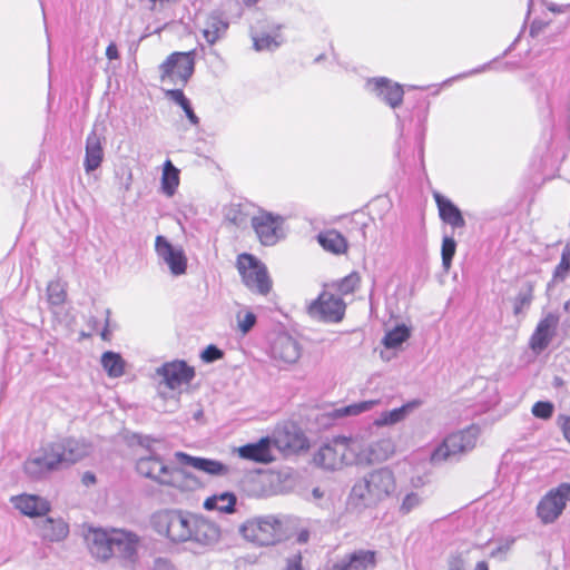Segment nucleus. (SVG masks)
<instances>
[{"label":"nucleus","instance_id":"3c124183","mask_svg":"<svg viewBox=\"0 0 570 570\" xmlns=\"http://www.w3.org/2000/svg\"><path fill=\"white\" fill-rule=\"evenodd\" d=\"M283 570H305L303 566V556L301 552L288 556L285 559V567Z\"/></svg>","mask_w":570,"mask_h":570},{"label":"nucleus","instance_id":"ea45409f","mask_svg":"<svg viewBox=\"0 0 570 570\" xmlns=\"http://www.w3.org/2000/svg\"><path fill=\"white\" fill-rule=\"evenodd\" d=\"M361 283V276L357 272L353 271L345 277L335 283V288L341 295L353 294Z\"/></svg>","mask_w":570,"mask_h":570},{"label":"nucleus","instance_id":"5701e85b","mask_svg":"<svg viewBox=\"0 0 570 570\" xmlns=\"http://www.w3.org/2000/svg\"><path fill=\"white\" fill-rule=\"evenodd\" d=\"M434 200L438 207L440 219L452 227V229L464 228L466 222L460 207L449 197L434 193Z\"/></svg>","mask_w":570,"mask_h":570},{"label":"nucleus","instance_id":"1a4fd4ad","mask_svg":"<svg viewBox=\"0 0 570 570\" xmlns=\"http://www.w3.org/2000/svg\"><path fill=\"white\" fill-rule=\"evenodd\" d=\"M195 52H173L159 66L160 80L163 83L185 86L191 77L195 68Z\"/></svg>","mask_w":570,"mask_h":570},{"label":"nucleus","instance_id":"e433bc0d","mask_svg":"<svg viewBox=\"0 0 570 570\" xmlns=\"http://www.w3.org/2000/svg\"><path fill=\"white\" fill-rule=\"evenodd\" d=\"M158 463H161V454H145L137 459L135 468L138 474L155 482Z\"/></svg>","mask_w":570,"mask_h":570},{"label":"nucleus","instance_id":"2eb2a0df","mask_svg":"<svg viewBox=\"0 0 570 570\" xmlns=\"http://www.w3.org/2000/svg\"><path fill=\"white\" fill-rule=\"evenodd\" d=\"M156 374L161 377V383L166 387L174 391L190 384L196 376V370L185 360H174L157 367Z\"/></svg>","mask_w":570,"mask_h":570},{"label":"nucleus","instance_id":"7c9ffc66","mask_svg":"<svg viewBox=\"0 0 570 570\" xmlns=\"http://www.w3.org/2000/svg\"><path fill=\"white\" fill-rule=\"evenodd\" d=\"M412 328L404 323L396 324L385 332L382 344L386 350H397L411 337Z\"/></svg>","mask_w":570,"mask_h":570},{"label":"nucleus","instance_id":"37998d69","mask_svg":"<svg viewBox=\"0 0 570 570\" xmlns=\"http://www.w3.org/2000/svg\"><path fill=\"white\" fill-rule=\"evenodd\" d=\"M48 302L52 306H60L65 303L67 293L60 282H50L47 287Z\"/></svg>","mask_w":570,"mask_h":570},{"label":"nucleus","instance_id":"2f4dec72","mask_svg":"<svg viewBox=\"0 0 570 570\" xmlns=\"http://www.w3.org/2000/svg\"><path fill=\"white\" fill-rule=\"evenodd\" d=\"M69 534V525L63 519L47 517L42 524L43 539L50 542H60Z\"/></svg>","mask_w":570,"mask_h":570},{"label":"nucleus","instance_id":"a878e982","mask_svg":"<svg viewBox=\"0 0 570 570\" xmlns=\"http://www.w3.org/2000/svg\"><path fill=\"white\" fill-rule=\"evenodd\" d=\"M16 507L23 515L29 518L45 517L50 511L49 502L37 494L19 495Z\"/></svg>","mask_w":570,"mask_h":570},{"label":"nucleus","instance_id":"e2e57ef3","mask_svg":"<svg viewBox=\"0 0 570 570\" xmlns=\"http://www.w3.org/2000/svg\"><path fill=\"white\" fill-rule=\"evenodd\" d=\"M106 56L109 60L117 59L119 57L118 49L115 43H110L106 49Z\"/></svg>","mask_w":570,"mask_h":570},{"label":"nucleus","instance_id":"473e14b6","mask_svg":"<svg viewBox=\"0 0 570 570\" xmlns=\"http://www.w3.org/2000/svg\"><path fill=\"white\" fill-rule=\"evenodd\" d=\"M179 169L174 166L170 159L164 163L163 175L160 178V189L168 197L174 196L179 186Z\"/></svg>","mask_w":570,"mask_h":570},{"label":"nucleus","instance_id":"20e7f679","mask_svg":"<svg viewBox=\"0 0 570 570\" xmlns=\"http://www.w3.org/2000/svg\"><path fill=\"white\" fill-rule=\"evenodd\" d=\"M306 438L302 432L289 431L288 426H285L283 432H279L276 436H263L256 442H249L240 445L236 449L238 458L259 464H269L275 460L273 450L288 449L296 450L305 446Z\"/></svg>","mask_w":570,"mask_h":570},{"label":"nucleus","instance_id":"b1692460","mask_svg":"<svg viewBox=\"0 0 570 570\" xmlns=\"http://www.w3.org/2000/svg\"><path fill=\"white\" fill-rule=\"evenodd\" d=\"M367 86L390 107H397L403 99V87L392 80L381 77L367 81Z\"/></svg>","mask_w":570,"mask_h":570},{"label":"nucleus","instance_id":"a211bd4d","mask_svg":"<svg viewBox=\"0 0 570 570\" xmlns=\"http://www.w3.org/2000/svg\"><path fill=\"white\" fill-rule=\"evenodd\" d=\"M347 449V439L337 436L333 444H323L314 455V462L325 470H337L346 464L344 452Z\"/></svg>","mask_w":570,"mask_h":570},{"label":"nucleus","instance_id":"bb28decb","mask_svg":"<svg viewBox=\"0 0 570 570\" xmlns=\"http://www.w3.org/2000/svg\"><path fill=\"white\" fill-rule=\"evenodd\" d=\"M421 405L422 401L420 399H413L411 401H407L406 403L399 407L382 412L380 416L374 420V425H394L405 420L415 409L420 407Z\"/></svg>","mask_w":570,"mask_h":570},{"label":"nucleus","instance_id":"ddd939ff","mask_svg":"<svg viewBox=\"0 0 570 570\" xmlns=\"http://www.w3.org/2000/svg\"><path fill=\"white\" fill-rule=\"evenodd\" d=\"M155 482L159 485L174 487L181 491H195L203 487L202 481L190 471L181 466L166 464L161 455Z\"/></svg>","mask_w":570,"mask_h":570},{"label":"nucleus","instance_id":"c03bdc74","mask_svg":"<svg viewBox=\"0 0 570 570\" xmlns=\"http://www.w3.org/2000/svg\"><path fill=\"white\" fill-rule=\"evenodd\" d=\"M533 416L540 420H549L554 413V404L551 401H537L531 409Z\"/></svg>","mask_w":570,"mask_h":570},{"label":"nucleus","instance_id":"0e129e2a","mask_svg":"<svg viewBox=\"0 0 570 570\" xmlns=\"http://www.w3.org/2000/svg\"><path fill=\"white\" fill-rule=\"evenodd\" d=\"M312 500L317 502L324 498V491L321 488L316 487L312 490Z\"/></svg>","mask_w":570,"mask_h":570},{"label":"nucleus","instance_id":"603ef678","mask_svg":"<svg viewBox=\"0 0 570 570\" xmlns=\"http://www.w3.org/2000/svg\"><path fill=\"white\" fill-rule=\"evenodd\" d=\"M368 220H371L370 217L365 218L363 213L355 212L354 218L352 220V224L355 225L357 230L361 233L363 240H366V233L365 229L368 226Z\"/></svg>","mask_w":570,"mask_h":570},{"label":"nucleus","instance_id":"4d7b16f0","mask_svg":"<svg viewBox=\"0 0 570 570\" xmlns=\"http://www.w3.org/2000/svg\"><path fill=\"white\" fill-rule=\"evenodd\" d=\"M558 423L562 431L563 438L570 443V416L559 415Z\"/></svg>","mask_w":570,"mask_h":570},{"label":"nucleus","instance_id":"4be33fe9","mask_svg":"<svg viewBox=\"0 0 570 570\" xmlns=\"http://www.w3.org/2000/svg\"><path fill=\"white\" fill-rule=\"evenodd\" d=\"M139 537L129 530L112 528V554L115 551L124 560L136 561L138 558Z\"/></svg>","mask_w":570,"mask_h":570},{"label":"nucleus","instance_id":"864d4df0","mask_svg":"<svg viewBox=\"0 0 570 570\" xmlns=\"http://www.w3.org/2000/svg\"><path fill=\"white\" fill-rule=\"evenodd\" d=\"M161 441H163V439H160V438H155L150 434H147L146 440H142V442L139 446L146 451V454L158 453L156 451V449L154 448V443L161 442Z\"/></svg>","mask_w":570,"mask_h":570},{"label":"nucleus","instance_id":"69168bd1","mask_svg":"<svg viewBox=\"0 0 570 570\" xmlns=\"http://www.w3.org/2000/svg\"><path fill=\"white\" fill-rule=\"evenodd\" d=\"M308 539H309V532H308V530L304 529L298 532L296 541L298 543H306L308 541Z\"/></svg>","mask_w":570,"mask_h":570},{"label":"nucleus","instance_id":"9d476101","mask_svg":"<svg viewBox=\"0 0 570 570\" xmlns=\"http://www.w3.org/2000/svg\"><path fill=\"white\" fill-rule=\"evenodd\" d=\"M285 220L279 214L262 209L258 215L252 217L250 223L261 244L271 247L285 239Z\"/></svg>","mask_w":570,"mask_h":570},{"label":"nucleus","instance_id":"c85d7f7f","mask_svg":"<svg viewBox=\"0 0 570 570\" xmlns=\"http://www.w3.org/2000/svg\"><path fill=\"white\" fill-rule=\"evenodd\" d=\"M316 238L321 247L332 254L341 255L347 250L348 244L346 238L335 229L321 232Z\"/></svg>","mask_w":570,"mask_h":570},{"label":"nucleus","instance_id":"774afa93","mask_svg":"<svg viewBox=\"0 0 570 570\" xmlns=\"http://www.w3.org/2000/svg\"><path fill=\"white\" fill-rule=\"evenodd\" d=\"M475 570H489L488 562L484 560L479 561L475 566Z\"/></svg>","mask_w":570,"mask_h":570},{"label":"nucleus","instance_id":"f03ea898","mask_svg":"<svg viewBox=\"0 0 570 570\" xmlns=\"http://www.w3.org/2000/svg\"><path fill=\"white\" fill-rule=\"evenodd\" d=\"M91 451L92 444L85 438H59L42 445L40 455L28 458L23 463V472L30 480L40 481L52 472L83 460Z\"/></svg>","mask_w":570,"mask_h":570},{"label":"nucleus","instance_id":"a19ab883","mask_svg":"<svg viewBox=\"0 0 570 570\" xmlns=\"http://www.w3.org/2000/svg\"><path fill=\"white\" fill-rule=\"evenodd\" d=\"M377 401H360L336 410L338 416H353L372 410Z\"/></svg>","mask_w":570,"mask_h":570},{"label":"nucleus","instance_id":"7ed1b4c3","mask_svg":"<svg viewBox=\"0 0 570 570\" xmlns=\"http://www.w3.org/2000/svg\"><path fill=\"white\" fill-rule=\"evenodd\" d=\"M396 490V480L392 469L384 466L366 472L353 484L347 502L362 511L377 507Z\"/></svg>","mask_w":570,"mask_h":570},{"label":"nucleus","instance_id":"79ce46f5","mask_svg":"<svg viewBox=\"0 0 570 570\" xmlns=\"http://www.w3.org/2000/svg\"><path fill=\"white\" fill-rule=\"evenodd\" d=\"M424 501V498L417 492L410 491L405 493L399 508V512L402 515L411 513L413 510L419 508Z\"/></svg>","mask_w":570,"mask_h":570},{"label":"nucleus","instance_id":"c756f323","mask_svg":"<svg viewBox=\"0 0 570 570\" xmlns=\"http://www.w3.org/2000/svg\"><path fill=\"white\" fill-rule=\"evenodd\" d=\"M237 503V497L232 491H225L220 494H214L204 501V508L207 511L217 510L222 513H233Z\"/></svg>","mask_w":570,"mask_h":570},{"label":"nucleus","instance_id":"f704fd0d","mask_svg":"<svg viewBox=\"0 0 570 570\" xmlns=\"http://www.w3.org/2000/svg\"><path fill=\"white\" fill-rule=\"evenodd\" d=\"M570 276V242L566 244L561 252L559 264L552 272V277L547 284V291L549 292L554 285L566 282Z\"/></svg>","mask_w":570,"mask_h":570},{"label":"nucleus","instance_id":"4468645a","mask_svg":"<svg viewBox=\"0 0 570 570\" xmlns=\"http://www.w3.org/2000/svg\"><path fill=\"white\" fill-rule=\"evenodd\" d=\"M268 354L276 362L295 364L302 355V346L289 333L274 332L268 338Z\"/></svg>","mask_w":570,"mask_h":570},{"label":"nucleus","instance_id":"8fccbe9b","mask_svg":"<svg viewBox=\"0 0 570 570\" xmlns=\"http://www.w3.org/2000/svg\"><path fill=\"white\" fill-rule=\"evenodd\" d=\"M465 559L462 552H451L448 558L449 570H464Z\"/></svg>","mask_w":570,"mask_h":570},{"label":"nucleus","instance_id":"412c9836","mask_svg":"<svg viewBox=\"0 0 570 570\" xmlns=\"http://www.w3.org/2000/svg\"><path fill=\"white\" fill-rule=\"evenodd\" d=\"M112 528L110 530L102 528H89L86 541L90 553L97 560L108 561L112 558Z\"/></svg>","mask_w":570,"mask_h":570},{"label":"nucleus","instance_id":"bf43d9fd","mask_svg":"<svg viewBox=\"0 0 570 570\" xmlns=\"http://www.w3.org/2000/svg\"><path fill=\"white\" fill-rule=\"evenodd\" d=\"M546 7L553 13H564L570 9V4H557L553 2H548Z\"/></svg>","mask_w":570,"mask_h":570},{"label":"nucleus","instance_id":"393cba45","mask_svg":"<svg viewBox=\"0 0 570 570\" xmlns=\"http://www.w3.org/2000/svg\"><path fill=\"white\" fill-rule=\"evenodd\" d=\"M104 160V148L100 137L92 130L86 139L83 168L87 174L97 170Z\"/></svg>","mask_w":570,"mask_h":570},{"label":"nucleus","instance_id":"39448f33","mask_svg":"<svg viewBox=\"0 0 570 570\" xmlns=\"http://www.w3.org/2000/svg\"><path fill=\"white\" fill-rule=\"evenodd\" d=\"M480 429L471 424L464 430L450 433L431 453V462L459 461L461 455L475 448Z\"/></svg>","mask_w":570,"mask_h":570},{"label":"nucleus","instance_id":"aec40b11","mask_svg":"<svg viewBox=\"0 0 570 570\" xmlns=\"http://www.w3.org/2000/svg\"><path fill=\"white\" fill-rule=\"evenodd\" d=\"M175 458L180 465L193 468L208 475L224 476L229 472L228 465L216 459L195 456L183 451L175 452Z\"/></svg>","mask_w":570,"mask_h":570},{"label":"nucleus","instance_id":"dca6fc26","mask_svg":"<svg viewBox=\"0 0 570 570\" xmlns=\"http://www.w3.org/2000/svg\"><path fill=\"white\" fill-rule=\"evenodd\" d=\"M155 250L159 258L168 266L173 276L186 274L188 259L180 246H175L164 235L156 236Z\"/></svg>","mask_w":570,"mask_h":570},{"label":"nucleus","instance_id":"c9c22d12","mask_svg":"<svg viewBox=\"0 0 570 570\" xmlns=\"http://www.w3.org/2000/svg\"><path fill=\"white\" fill-rule=\"evenodd\" d=\"M228 28V23L219 16L212 14L207 18L203 29V36L209 45H214L220 39Z\"/></svg>","mask_w":570,"mask_h":570},{"label":"nucleus","instance_id":"423d86ee","mask_svg":"<svg viewBox=\"0 0 570 570\" xmlns=\"http://www.w3.org/2000/svg\"><path fill=\"white\" fill-rule=\"evenodd\" d=\"M242 537L259 547L274 546L284 538L283 523L274 515L257 517L239 527Z\"/></svg>","mask_w":570,"mask_h":570},{"label":"nucleus","instance_id":"09e8293b","mask_svg":"<svg viewBox=\"0 0 570 570\" xmlns=\"http://www.w3.org/2000/svg\"><path fill=\"white\" fill-rule=\"evenodd\" d=\"M164 94L169 104H175L179 107H190L181 89H168Z\"/></svg>","mask_w":570,"mask_h":570},{"label":"nucleus","instance_id":"a18cd8bd","mask_svg":"<svg viewBox=\"0 0 570 570\" xmlns=\"http://www.w3.org/2000/svg\"><path fill=\"white\" fill-rule=\"evenodd\" d=\"M200 360L205 364H212L225 356V352L215 344H209L200 352Z\"/></svg>","mask_w":570,"mask_h":570},{"label":"nucleus","instance_id":"de8ad7c7","mask_svg":"<svg viewBox=\"0 0 570 570\" xmlns=\"http://www.w3.org/2000/svg\"><path fill=\"white\" fill-rule=\"evenodd\" d=\"M237 320L238 328L243 334L249 333L257 323L256 314L250 311L246 312L243 317L238 314Z\"/></svg>","mask_w":570,"mask_h":570},{"label":"nucleus","instance_id":"9b49d317","mask_svg":"<svg viewBox=\"0 0 570 570\" xmlns=\"http://www.w3.org/2000/svg\"><path fill=\"white\" fill-rule=\"evenodd\" d=\"M570 501V483L562 482L550 489L537 505V517L543 524L556 522Z\"/></svg>","mask_w":570,"mask_h":570},{"label":"nucleus","instance_id":"5fc2aeb1","mask_svg":"<svg viewBox=\"0 0 570 570\" xmlns=\"http://www.w3.org/2000/svg\"><path fill=\"white\" fill-rule=\"evenodd\" d=\"M153 570H177L175 564L167 558L158 557L154 560Z\"/></svg>","mask_w":570,"mask_h":570},{"label":"nucleus","instance_id":"0eeeda50","mask_svg":"<svg viewBox=\"0 0 570 570\" xmlns=\"http://www.w3.org/2000/svg\"><path fill=\"white\" fill-rule=\"evenodd\" d=\"M236 267L244 285L259 295H267L272 289V278L266 265L250 253L237 256Z\"/></svg>","mask_w":570,"mask_h":570},{"label":"nucleus","instance_id":"cd10ccee","mask_svg":"<svg viewBox=\"0 0 570 570\" xmlns=\"http://www.w3.org/2000/svg\"><path fill=\"white\" fill-rule=\"evenodd\" d=\"M551 124V135L554 138H567L570 130V109H546Z\"/></svg>","mask_w":570,"mask_h":570},{"label":"nucleus","instance_id":"13d9d810","mask_svg":"<svg viewBox=\"0 0 570 570\" xmlns=\"http://www.w3.org/2000/svg\"><path fill=\"white\" fill-rule=\"evenodd\" d=\"M184 111V117L187 118L190 125L198 126L199 125V117L196 115L195 109H181ZM183 119V115H179Z\"/></svg>","mask_w":570,"mask_h":570},{"label":"nucleus","instance_id":"49530a36","mask_svg":"<svg viewBox=\"0 0 570 570\" xmlns=\"http://www.w3.org/2000/svg\"><path fill=\"white\" fill-rule=\"evenodd\" d=\"M254 48L257 51L261 50H273L279 46V43L276 41V39L269 35H263V36H252Z\"/></svg>","mask_w":570,"mask_h":570},{"label":"nucleus","instance_id":"72a5a7b5","mask_svg":"<svg viewBox=\"0 0 570 570\" xmlns=\"http://www.w3.org/2000/svg\"><path fill=\"white\" fill-rule=\"evenodd\" d=\"M100 362L109 377H120L125 374L126 361L120 353L106 351L102 353Z\"/></svg>","mask_w":570,"mask_h":570},{"label":"nucleus","instance_id":"6e6552de","mask_svg":"<svg viewBox=\"0 0 570 570\" xmlns=\"http://www.w3.org/2000/svg\"><path fill=\"white\" fill-rule=\"evenodd\" d=\"M396 117V126L400 136L414 135L417 156L422 167H424V139L425 122L429 109H393Z\"/></svg>","mask_w":570,"mask_h":570},{"label":"nucleus","instance_id":"f257e3e1","mask_svg":"<svg viewBox=\"0 0 570 570\" xmlns=\"http://www.w3.org/2000/svg\"><path fill=\"white\" fill-rule=\"evenodd\" d=\"M153 530L171 543L193 542L213 547L220 539V528L203 515L180 509H163L150 517Z\"/></svg>","mask_w":570,"mask_h":570},{"label":"nucleus","instance_id":"f3484780","mask_svg":"<svg viewBox=\"0 0 570 570\" xmlns=\"http://www.w3.org/2000/svg\"><path fill=\"white\" fill-rule=\"evenodd\" d=\"M560 315L557 312H549L537 324L529 340V347L535 354L544 352L556 335Z\"/></svg>","mask_w":570,"mask_h":570},{"label":"nucleus","instance_id":"4c0bfd02","mask_svg":"<svg viewBox=\"0 0 570 570\" xmlns=\"http://www.w3.org/2000/svg\"><path fill=\"white\" fill-rule=\"evenodd\" d=\"M534 285L532 282L527 281L518 292L513 299V314L519 316L524 314L530 308L533 301Z\"/></svg>","mask_w":570,"mask_h":570},{"label":"nucleus","instance_id":"58836bf2","mask_svg":"<svg viewBox=\"0 0 570 570\" xmlns=\"http://www.w3.org/2000/svg\"><path fill=\"white\" fill-rule=\"evenodd\" d=\"M458 248V243L453 235L444 234L442 237L441 244V259H442V268L445 273H448L453 263V258L455 256Z\"/></svg>","mask_w":570,"mask_h":570},{"label":"nucleus","instance_id":"6ab92c4d","mask_svg":"<svg viewBox=\"0 0 570 570\" xmlns=\"http://www.w3.org/2000/svg\"><path fill=\"white\" fill-rule=\"evenodd\" d=\"M377 566V551L356 549L338 558L328 570H374Z\"/></svg>","mask_w":570,"mask_h":570},{"label":"nucleus","instance_id":"680f3d73","mask_svg":"<svg viewBox=\"0 0 570 570\" xmlns=\"http://www.w3.org/2000/svg\"><path fill=\"white\" fill-rule=\"evenodd\" d=\"M410 483H411L412 488L419 489V488L425 485L426 478L424 475L412 476L410 480Z\"/></svg>","mask_w":570,"mask_h":570},{"label":"nucleus","instance_id":"338daca9","mask_svg":"<svg viewBox=\"0 0 570 570\" xmlns=\"http://www.w3.org/2000/svg\"><path fill=\"white\" fill-rule=\"evenodd\" d=\"M100 336H101V338L104 341H109L110 340L111 331L109 330V322H108V320L106 321V324H105L104 328L100 332Z\"/></svg>","mask_w":570,"mask_h":570},{"label":"nucleus","instance_id":"6e6d98bb","mask_svg":"<svg viewBox=\"0 0 570 570\" xmlns=\"http://www.w3.org/2000/svg\"><path fill=\"white\" fill-rule=\"evenodd\" d=\"M146 435L139 432H131L125 436V441L129 448L139 446L142 440H146Z\"/></svg>","mask_w":570,"mask_h":570},{"label":"nucleus","instance_id":"052dcab7","mask_svg":"<svg viewBox=\"0 0 570 570\" xmlns=\"http://www.w3.org/2000/svg\"><path fill=\"white\" fill-rule=\"evenodd\" d=\"M81 482L86 487H91L97 483V476L92 471H86L81 476Z\"/></svg>","mask_w":570,"mask_h":570},{"label":"nucleus","instance_id":"f8f14e48","mask_svg":"<svg viewBox=\"0 0 570 570\" xmlns=\"http://www.w3.org/2000/svg\"><path fill=\"white\" fill-rule=\"evenodd\" d=\"M308 314L312 318L323 323H340L346 311V303L341 296L322 292L309 305Z\"/></svg>","mask_w":570,"mask_h":570}]
</instances>
